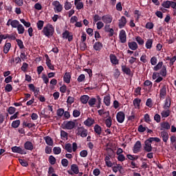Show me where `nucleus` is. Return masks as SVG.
Here are the masks:
<instances>
[{"label":"nucleus","mask_w":176,"mask_h":176,"mask_svg":"<svg viewBox=\"0 0 176 176\" xmlns=\"http://www.w3.org/2000/svg\"><path fill=\"white\" fill-rule=\"evenodd\" d=\"M146 129H148V128L147 127H144L142 125H140L138 126V131H139V133H144V131H146Z\"/></svg>","instance_id":"e2e57ef3"},{"label":"nucleus","mask_w":176,"mask_h":176,"mask_svg":"<svg viewBox=\"0 0 176 176\" xmlns=\"http://www.w3.org/2000/svg\"><path fill=\"white\" fill-rule=\"evenodd\" d=\"M144 151L146 152H152V142L149 139L145 141Z\"/></svg>","instance_id":"f8f14e48"},{"label":"nucleus","mask_w":176,"mask_h":176,"mask_svg":"<svg viewBox=\"0 0 176 176\" xmlns=\"http://www.w3.org/2000/svg\"><path fill=\"white\" fill-rule=\"evenodd\" d=\"M97 102V100L94 98H91L88 100V104L89 107H93L94 105H96V102Z\"/></svg>","instance_id":"a19ab883"},{"label":"nucleus","mask_w":176,"mask_h":176,"mask_svg":"<svg viewBox=\"0 0 176 176\" xmlns=\"http://www.w3.org/2000/svg\"><path fill=\"white\" fill-rule=\"evenodd\" d=\"M162 6H163V8H165L166 9H170V7L172 8H175V1H163V3H162Z\"/></svg>","instance_id":"423d86ee"},{"label":"nucleus","mask_w":176,"mask_h":176,"mask_svg":"<svg viewBox=\"0 0 176 176\" xmlns=\"http://www.w3.org/2000/svg\"><path fill=\"white\" fill-rule=\"evenodd\" d=\"M52 6H54V9L55 12L58 13L63 11V5L60 3L58 1H54L52 2Z\"/></svg>","instance_id":"20e7f679"},{"label":"nucleus","mask_w":176,"mask_h":176,"mask_svg":"<svg viewBox=\"0 0 176 176\" xmlns=\"http://www.w3.org/2000/svg\"><path fill=\"white\" fill-rule=\"evenodd\" d=\"M128 46L131 50H137L138 49V44L135 41L129 42Z\"/></svg>","instance_id":"412c9836"},{"label":"nucleus","mask_w":176,"mask_h":176,"mask_svg":"<svg viewBox=\"0 0 176 176\" xmlns=\"http://www.w3.org/2000/svg\"><path fill=\"white\" fill-rule=\"evenodd\" d=\"M170 107H171V98H170V97L168 96L166 98L164 108L166 109V108H170Z\"/></svg>","instance_id":"4c0bfd02"},{"label":"nucleus","mask_w":176,"mask_h":176,"mask_svg":"<svg viewBox=\"0 0 176 176\" xmlns=\"http://www.w3.org/2000/svg\"><path fill=\"white\" fill-rule=\"evenodd\" d=\"M24 148L27 151H32V149H34V144H32V142H26L24 144Z\"/></svg>","instance_id":"393cba45"},{"label":"nucleus","mask_w":176,"mask_h":176,"mask_svg":"<svg viewBox=\"0 0 176 176\" xmlns=\"http://www.w3.org/2000/svg\"><path fill=\"white\" fill-rule=\"evenodd\" d=\"M96 27L97 30H101L104 27V22L98 21V23H96Z\"/></svg>","instance_id":"0e129e2a"},{"label":"nucleus","mask_w":176,"mask_h":176,"mask_svg":"<svg viewBox=\"0 0 176 176\" xmlns=\"http://www.w3.org/2000/svg\"><path fill=\"white\" fill-rule=\"evenodd\" d=\"M71 73L70 72H66L63 76V81L65 83L69 84L71 83Z\"/></svg>","instance_id":"4be33fe9"},{"label":"nucleus","mask_w":176,"mask_h":176,"mask_svg":"<svg viewBox=\"0 0 176 176\" xmlns=\"http://www.w3.org/2000/svg\"><path fill=\"white\" fill-rule=\"evenodd\" d=\"M141 104V99L135 98L133 100V105L135 108L140 109V105Z\"/></svg>","instance_id":"c9c22d12"},{"label":"nucleus","mask_w":176,"mask_h":176,"mask_svg":"<svg viewBox=\"0 0 176 176\" xmlns=\"http://www.w3.org/2000/svg\"><path fill=\"white\" fill-rule=\"evenodd\" d=\"M135 41L140 46H142V45L144 43V40L140 36L135 37Z\"/></svg>","instance_id":"a18cd8bd"},{"label":"nucleus","mask_w":176,"mask_h":176,"mask_svg":"<svg viewBox=\"0 0 176 176\" xmlns=\"http://www.w3.org/2000/svg\"><path fill=\"white\" fill-rule=\"evenodd\" d=\"M160 74L162 76H166L167 75V69L165 65L162 66Z\"/></svg>","instance_id":"79ce46f5"},{"label":"nucleus","mask_w":176,"mask_h":176,"mask_svg":"<svg viewBox=\"0 0 176 176\" xmlns=\"http://www.w3.org/2000/svg\"><path fill=\"white\" fill-rule=\"evenodd\" d=\"M102 20V17L100 16V15L98 14H95L94 16V24H96V23H97V21H101Z\"/></svg>","instance_id":"864d4df0"},{"label":"nucleus","mask_w":176,"mask_h":176,"mask_svg":"<svg viewBox=\"0 0 176 176\" xmlns=\"http://www.w3.org/2000/svg\"><path fill=\"white\" fill-rule=\"evenodd\" d=\"M104 162L107 167H112L113 166V164L111 162V156L109 155L105 157Z\"/></svg>","instance_id":"cd10ccee"},{"label":"nucleus","mask_w":176,"mask_h":176,"mask_svg":"<svg viewBox=\"0 0 176 176\" xmlns=\"http://www.w3.org/2000/svg\"><path fill=\"white\" fill-rule=\"evenodd\" d=\"M44 140L47 145H49L50 146H53V139H52V138H50V136H46L44 138Z\"/></svg>","instance_id":"473e14b6"},{"label":"nucleus","mask_w":176,"mask_h":176,"mask_svg":"<svg viewBox=\"0 0 176 176\" xmlns=\"http://www.w3.org/2000/svg\"><path fill=\"white\" fill-rule=\"evenodd\" d=\"M53 151L55 155H60V153H61V148L60 147H54Z\"/></svg>","instance_id":"680f3d73"},{"label":"nucleus","mask_w":176,"mask_h":176,"mask_svg":"<svg viewBox=\"0 0 176 176\" xmlns=\"http://www.w3.org/2000/svg\"><path fill=\"white\" fill-rule=\"evenodd\" d=\"M60 137L62 140H68V133L65 131H60Z\"/></svg>","instance_id":"c03bdc74"},{"label":"nucleus","mask_w":176,"mask_h":176,"mask_svg":"<svg viewBox=\"0 0 176 176\" xmlns=\"http://www.w3.org/2000/svg\"><path fill=\"white\" fill-rule=\"evenodd\" d=\"M104 102L107 107H109L111 105V96L107 95L104 97Z\"/></svg>","instance_id":"f704fd0d"},{"label":"nucleus","mask_w":176,"mask_h":176,"mask_svg":"<svg viewBox=\"0 0 176 176\" xmlns=\"http://www.w3.org/2000/svg\"><path fill=\"white\" fill-rule=\"evenodd\" d=\"M43 24H45V22L43 21H38L37 22V28L39 31L43 28Z\"/></svg>","instance_id":"5fc2aeb1"},{"label":"nucleus","mask_w":176,"mask_h":176,"mask_svg":"<svg viewBox=\"0 0 176 176\" xmlns=\"http://www.w3.org/2000/svg\"><path fill=\"white\" fill-rule=\"evenodd\" d=\"M16 30H17L18 34H19V35L24 34V32L25 31V28H24V26L21 23L19 24V25L16 28Z\"/></svg>","instance_id":"bb28decb"},{"label":"nucleus","mask_w":176,"mask_h":176,"mask_svg":"<svg viewBox=\"0 0 176 176\" xmlns=\"http://www.w3.org/2000/svg\"><path fill=\"white\" fill-rule=\"evenodd\" d=\"M77 135H80L82 138H86L87 137V129L83 126H78L76 131Z\"/></svg>","instance_id":"f03ea898"},{"label":"nucleus","mask_w":176,"mask_h":176,"mask_svg":"<svg viewBox=\"0 0 176 176\" xmlns=\"http://www.w3.org/2000/svg\"><path fill=\"white\" fill-rule=\"evenodd\" d=\"M90 99V97L87 95H83L80 96V100L82 104H86L87 102H89V100Z\"/></svg>","instance_id":"7c9ffc66"},{"label":"nucleus","mask_w":176,"mask_h":176,"mask_svg":"<svg viewBox=\"0 0 176 176\" xmlns=\"http://www.w3.org/2000/svg\"><path fill=\"white\" fill-rule=\"evenodd\" d=\"M73 116L74 118H79V116H80V111L76 109L74 110Z\"/></svg>","instance_id":"338daca9"},{"label":"nucleus","mask_w":176,"mask_h":176,"mask_svg":"<svg viewBox=\"0 0 176 176\" xmlns=\"http://www.w3.org/2000/svg\"><path fill=\"white\" fill-rule=\"evenodd\" d=\"M161 68H163V62H159V63L154 67V71H159V69H161Z\"/></svg>","instance_id":"603ef678"},{"label":"nucleus","mask_w":176,"mask_h":176,"mask_svg":"<svg viewBox=\"0 0 176 176\" xmlns=\"http://www.w3.org/2000/svg\"><path fill=\"white\" fill-rule=\"evenodd\" d=\"M54 32V28L53 27V25L48 23L47 24L43 29L42 33L45 36H52Z\"/></svg>","instance_id":"f257e3e1"},{"label":"nucleus","mask_w":176,"mask_h":176,"mask_svg":"<svg viewBox=\"0 0 176 176\" xmlns=\"http://www.w3.org/2000/svg\"><path fill=\"white\" fill-rule=\"evenodd\" d=\"M45 64L47 68H49V69H51V71H54V65L52 64V60H50L49 55L45 54Z\"/></svg>","instance_id":"0eeeda50"},{"label":"nucleus","mask_w":176,"mask_h":176,"mask_svg":"<svg viewBox=\"0 0 176 176\" xmlns=\"http://www.w3.org/2000/svg\"><path fill=\"white\" fill-rule=\"evenodd\" d=\"M71 170L73 171L74 174H79V167L76 164H72L71 166Z\"/></svg>","instance_id":"e433bc0d"},{"label":"nucleus","mask_w":176,"mask_h":176,"mask_svg":"<svg viewBox=\"0 0 176 176\" xmlns=\"http://www.w3.org/2000/svg\"><path fill=\"white\" fill-rule=\"evenodd\" d=\"M104 124L106 125V127H108V129L111 128V126H112V118L109 116L107 118L104 120Z\"/></svg>","instance_id":"c85d7f7f"},{"label":"nucleus","mask_w":176,"mask_h":176,"mask_svg":"<svg viewBox=\"0 0 176 176\" xmlns=\"http://www.w3.org/2000/svg\"><path fill=\"white\" fill-rule=\"evenodd\" d=\"M74 6L77 10H80L83 9L85 4L82 3V0H74Z\"/></svg>","instance_id":"ddd939ff"},{"label":"nucleus","mask_w":176,"mask_h":176,"mask_svg":"<svg viewBox=\"0 0 176 176\" xmlns=\"http://www.w3.org/2000/svg\"><path fill=\"white\" fill-rule=\"evenodd\" d=\"M160 124L161 130H170V128L171 127L170 123H168V122H162Z\"/></svg>","instance_id":"b1692460"},{"label":"nucleus","mask_w":176,"mask_h":176,"mask_svg":"<svg viewBox=\"0 0 176 176\" xmlns=\"http://www.w3.org/2000/svg\"><path fill=\"white\" fill-rule=\"evenodd\" d=\"M126 23H127V20L126 19V17L122 16L118 20V27H119V28H123L126 25Z\"/></svg>","instance_id":"2eb2a0df"},{"label":"nucleus","mask_w":176,"mask_h":176,"mask_svg":"<svg viewBox=\"0 0 176 176\" xmlns=\"http://www.w3.org/2000/svg\"><path fill=\"white\" fill-rule=\"evenodd\" d=\"M122 168H123V166L120 164H117L116 166L112 167V170L113 173H118V171H122Z\"/></svg>","instance_id":"58836bf2"},{"label":"nucleus","mask_w":176,"mask_h":176,"mask_svg":"<svg viewBox=\"0 0 176 176\" xmlns=\"http://www.w3.org/2000/svg\"><path fill=\"white\" fill-rule=\"evenodd\" d=\"M94 131L97 135H101L102 134V128L98 124H95Z\"/></svg>","instance_id":"aec40b11"},{"label":"nucleus","mask_w":176,"mask_h":176,"mask_svg":"<svg viewBox=\"0 0 176 176\" xmlns=\"http://www.w3.org/2000/svg\"><path fill=\"white\" fill-rule=\"evenodd\" d=\"M109 58L111 64L113 65H118L119 64V59H118V57L115 56L113 54H111L109 55Z\"/></svg>","instance_id":"4468645a"},{"label":"nucleus","mask_w":176,"mask_h":176,"mask_svg":"<svg viewBox=\"0 0 176 176\" xmlns=\"http://www.w3.org/2000/svg\"><path fill=\"white\" fill-rule=\"evenodd\" d=\"M119 38L121 43H126L127 39V35L126 34V31L124 30H122L119 34Z\"/></svg>","instance_id":"6e6552de"},{"label":"nucleus","mask_w":176,"mask_h":176,"mask_svg":"<svg viewBox=\"0 0 176 176\" xmlns=\"http://www.w3.org/2000/svg\"><path fill=\"white\" fill-rule=\"evenodd\" d=\"M64 8L65 10H69L70 9H72V3L71 2H69L68 1H65Z\"/></svg>","instance_id":"37998d69"},{"label":"nucleus","mask_w":176,"mask_h":176,"mask_svg":"<svg viewBox=\"0 0 176 176\" xmlns=\"http://www.w3.org/2000/svg\"><path fill=\"white\" fill-rule=\"evenodd\" d=\"M41 78L43 80V82L45 83V85L49 84V78L47 77V76H46V74H43Z\"/></svg>","instance_id":"052dcab7"},{"label":"nucleus","mask_w":176,"mask_h":176,"mask_svg":"<svg viewBox=\"0 0 176 176\" xmlns=\"http://www.w3.org/2000/svg\"><path fill=\"white\" fill-rule=\"evenodd\" d=\"M94 123H96V120L91 118H88L85 121H84V124L87 127H91Z\"/></svg>","instance_id":"f3484780"},{"label":"nucleus","mask_w":176,"mask_h":176,"mask_svg":"<svg viewBox=\"0 0 176 176\" xmlns=\"http://www.w3.org/2000/svg\"><path fill=\"white\" fill-rule=\"evenodd\" d=\"M160 135L162 138L164 142H167V141H168V133H167V131H162Z\"/></svg>","instance_id":"a878e982"},{"label":"nucleus","mask_w":176,"mask_h":176,"mask_svg":"<svg viewBox=\"0 0 176 176\" xmlns=\"http://www.w3.org/2000/svg\"><path fill=\"white\" fill-rule=\"evenodd\" d=\"M125 118L126 115L123 111H119L116 115V119L118 123H123V122H124Z\"/></svg>","instance_id":"1a4fd4ad"},{"label":"nucleus","mask_w":176,"mask_h":176,"mask_svg":"<svg viewBox=\"0 0 176 176\" xmlns=\"http://www.w3.org/2000/svg\"><path fill=\"white\" fill-rule=\"evenodd\" d=\"M63 39H68L69 42H71L74 39V36L69 33V31L66 30L62 34Z\"/></svg>","instance_id":"9d476101"},{"label":"nucleus","mask_w":176,"mask_h":176,"mask_svg":"<svg viewBox=\"0 0 176 176\" xmlns=\"http://www.w3.org/2000/svg\"><path fill=\"white\" fill-rule=\"evenodd\" d=\"M170 113H171V111L169 109L164 110L161 112V116L162 118H168L170 116Z\"/></svg>","instance_id":"72a5a7b5"},{"label":"nucleus","mask_w":176,"mask_h":176,"mask_svg":"<svg viewBox=\"0 0 176 176\" xmlns=\"http://www.w3.org/2000/svg\"><path fill=\"white\" fill-rule=\"evenodd\" d=\"M19 126H20V120H16L12 122V127H13L14 129H17Z\"/></svg>","instance_id":"3c124183"},{"label":"nucleus","mask_w":176,"mask_h":176,"mask_svg":"<svg viewBox=\"0 0 176 176\" xmlns=\"http://www.w3.org/2000/svg\"><path fill=\"white\" fill-rule=\"evenodd\" d=\"M93 48L96 52H100V50H101V49H102V43L100 41H97L94 44Z\"/></svg>","instance_id":"5701e85b"},{"label":"nucleus","mask_w":176,"mask_h":176,"mask_svg":"<svg viewBox=\"0 0 176 176\" xmlns=\"http://www.w3.org/2000/svg\"><path fill=\"white\" fill-rule=\"evenodd\" d=\"M166 96H167V88L166 87V85H164L160 90V100H164V98H166Z\"/></svg>","instance_id":"9b49d317"},{"label":"nucleus","mask_w":176,"mask_h":176,"mask_svg":"<svg viewBox=\"0 0 176 176\" xmlns=\"http://www.w3.org/2000/svg\"><path fill=\"white\" fill-rule=\"evenodd\" d=\"M122 69L124 72V74H126V75H130L131 73V70L130 68L126 67V66H122Z\"/></svg>","instance_id":"de8ad7c7"},{"label":"nucleus","mask_w":176,"mask_h":176,"mask_svg":"<svg viewBox=\"0 0 176 176\" xmlns=\"http://www.w3.org/2000/svg\"><path fill=\"white\" fill-rule=\"evenodd\" d=\"M19 162L23 167H27L28 166V162L25 160L19 159Z\"/></svg>","instance_id":"13d9d810"},{"label":"nucleus","mask_w":176,"mask_h":176,"mask_svg":"<svg viewBox=\"0 0 176 176\" xmlns=\"http://www.w3.org/2000/svg\"><path fill=\"white\" fill-rule=\"evenodd\" d=\"M146 107H148V108H152V107H153V102L151 98H148L146 100Z\"/></svg>","instance_id":"8fccbe9b"},{"label":"nucleus","mask_w":176,"mask_h":176,"mask_svg":"<svg viewBox=\"0 0 176 176\" xmlns=\"http://www.w3.org/2000/svg\"><path fill=\"white\" fill-rule=\"evenodd\" d=\"M112 20H113L112 15L105 14L102 16V21L104 24H111V23H112Z\"/></svg>","instance_id":"39448f33"},{"label":"nucleus","mask_w":176,"mask_h":176,"mask_svg":"<svg viewBox=\"0 0 176 176\" xmlns=\"http://www.w3.org/2000/svg\"><path fill=\"white\" fill-rule=\"evenodd\" d=\"M20 21L26 27V28H30L31 27V23L25 21V19H21Z\"/></svg>","instance_id":"49530a36"},{"label":"nucleus","mask_w":176,"mask_h":176,"mask_svg":"<svg viewBox=\"0 0 176 176\" xmlns=\"http://www.w3.org/2000/svg\"><path fill=\"white\" fill-rule=\"evenodd\" d=\"M8 112L10 115H13V113H14L16 112V108H14L13 107H9L8 109Z\"/></svg>","instance_id":"69168bd1"},{"label":"nucleus","mask_w":176,"mask_h":176,"mask_svg":"<svg viewBox=\"0 0 176 176\" xmlns=\"http://www.w3.org/2000/svg\"><path fill=\"white\" fill-rule=\"evenodd\" d=\"M126 157L129 160H138V155H132L128 154V155H126Z\"/></svg>","instance_id":"6e6d98bb"},{"label":"nucleus","mask_w":176,"mask_h":176,"mask_svg":"<svg viewBox=\"0 0 176 176\" xmlns=\"http://www.w3.org/2000/svg\"><path fill=\"white\" fill-rule=\"evenodd\" d=\"M20 24V21H19L18 20H12L11 22V27L12 28H17V27H19V25Z\"/></svg>","instance_id":"ea45409f"},{"label":"nucleus","mask_w":176,"mask_h":176,"mask_svg":"<svg viewBox=\"0 0 176 176\" xmlns=\"http://www.w3.org/2000/svg\"><path fill=\"white\" fill-rule=\"evenodd\" d=\"M49 162L50 164H56V158L53 155H50L49 157Z\"/></svg>","instance_id":"774afa93"},{"label":"nucleus","mask_w":176,"mask_h":176,"mask_svg":"<svg viewBox=\"0 0 176 176\" xmlns=\"http://www.w3.org/2000/svg\"><path fill=\"white\" fill-rule=\"evenodd\" d=\"M98 113L100 116H102V118H108L109 116V111H105L104 109L98 110Z\"/></svg>","instance_id":"a211bd4d"},{"label":"nucleus","mask_w":176,"mask_h":176,"mask_svg":"<svg viewBox=\"0 0 176 176\" xmlns=\"http://www.w3.org/2000/svg\"><path fill=\"white\" fill-rule=\"evenodd\" d=\"M16 43H17V45H18L19 48L24 49V44L23 43V41L17 38L16 40Z\"/></svg>","instance_id":"4d7b16f0"},{"label":"nucleus","mask_w":176,"mask_h":176,"mask_svg":"<svg viewBox=\"0 0 176 176\" xmlns=\"http://www.w3.org/2000/svg\"><path fill=\"white\" fill-rule=\"evenodd\" d=\"M76 126V122L75 121H65L63 122V129L67 130H72Z\"/></svg>","instance_id":"7ed1b4c3"},{"label":"nucleus","mask_w":176,"mask_h":176,"mask_svg":"<svg viewBox=\"0 0 176 176\" xmlns=\"http://www.w3.org/2000/svg\"><path fill=\"white\" fill-rule=\"evenodd\" d=\"M65 149L69 153H72V145H71V144H66L65 146Z\"/></svg>","instance_id":"09e8293b"},{"label":"nucleus","mask_w":176,"mask_h":176,"mask_svg":"<svg viewBox=\"0 0 176 176\" xmlns=\"http://www.w3.org/2000/svg\"><path fill=\"white\" fill-rule=\"evenodd\" d=\"M12 152H14V153H20L21 155H24V150H23V148H21V147H19V146H13L12 147Z\"/></svg>","instance_id":"6ab92c4d"},{"label":"nucleus","mask_w":176,"mask_h":176,"mask_svg":"<svg viewBox=\"0 0 176 176\" xmlns=\"http://www.w3.org/2000/svg\"><path fill=\"white\" fill-rule=\"evenodd\" d=\"M153 45V40L149 38L146 41L145 47L146 49L151 50V49H152Z\"/></svg>","instance_id":"2f4dec72"},{"label":"nucleus","mask_w":176,"mask_h":176,"mask_svg":"<svg viewBox=\"0 0 176 176\" xmlns=\"http://www.w3.org/2000/svg\"><path fill=\"white\" fill-rule=\"evenodd\" d=\"M144 86H146L147 87H149L150 89L152 87V86H153V83H152L151 81L149 80H146V81H144Z\"/></svg>","instance_id":"bf43d9fd"},{"label":"nucleus","mask_w":176,"mask_h":176,"mask_svg":"<svg viewBox=\"0 0 176 176\" xmlns=\"http://www.w3.org/2000/svg\"><path fill=\"white\" fill-rule=\"evenodd\" d=\"M10 47H12V44L10 43H6L3 47V52L5 53V54H8V53H9Z\"/></svg>","instance_id":"c756f323"},{"label":"nucleus","mask_w":176,"mask_h":176,"mask_svg":"<svg viewBox=\"0 0 176 176\" xmlns=\"http://www.w3.org/2000/svg\"><path fill=\"white\" fill-rule=\"evenodd\" d=\"M141 151V142L137 141L134 144L133 151V153H138Z\"/></svg>","instance_id":"dca6fc26"}]
</instances>
